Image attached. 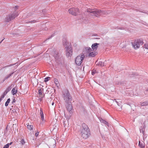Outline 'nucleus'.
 <instances>
[{
  "label": "nucleus",
  "mask_w": 148,
  "mask_h": 148,
  "mask_svg": "<svg viewBox=\"0 0 148 148\" xmlns=\"http://www.w3.org/2000/svg\"><path fill=\"white\" fill-rule=\"evenodd\" d=\"M82 126L81 133V136L83 138L86 139L90 135V130L88 126L85 123L82 124Z\"/></svg>",
  "instance_id": "1"
},
{
  "label": "nucleus",
  "mask_w": 148,
  "mask_h": 148,
  "mask_svg": "<svg viewBox=\"0 0 148 148\" xmlns=\"http://www.w3.org/2000/svg\"><path fill=\"white\" fill-rule=\"evenodd\" d=\"M87 12L91 13V15L92 16L98 17L102 12V11L98 9L94 8H89L87 9Z\"/></svg>",
  "instance_id": "2"
},
{
  "label": "nucleus",
  "mask_w": 148,
  "mask_h": 148,
  "mask_svg": "<svg viewBox=\"0 0 148 148\" xmlns=\"http://www.w3.org/2000/svg\"><path fill=\"white\" fill-rule=\"evenodd\" d=\"M143 43V40L140 39L136 40L134 42H132L133 47L135 49H136L139 48L140 45H142Z\"/></svg>",
  "instance_id": "3"
},
{
  "label": "nucleus",
  "mask_w": 148,
  "mask_h": 148,
  "mask_svg": "<svg viewBox=\"0 0 148 148\" xmlns=\"http://www.w3.org/2000/svg\"><path fill=\"white\" fill-rule=\"evenodd\" d=\"M84 55L82 53L77 56L76 58L75 63L77 65L79 66L81 64L84 58Z\"/></svg>",
  "instance_id": "4"
},
{
  "label": "nucleus",
  "mask_w": 148,
  "mask_h": 148,
  "mask_svg": "<svg viewBox=\"0 0 148 148\" xmlns=\"http://www.w3.org/2000/svg\"><path fill=\"white\" fill-rule=\"evenodd\" d=\"M18 15V12H14L13 13L7 16L5 19V21L7 22H9L17 17Z\"/></svg>",
  "instance_id": "5"
},
{
  "label": "nucleus",
  "mask_w": 148,
  "mask_h": 148,
  "mask_svg": "<svg viewBox=\"0 0 148 148\" xmlns=\"http://www.w3.org/2000/svg\"><path fill=\"white\" fill-rule=\"evenodd\" d=\"M69 13L73 15L76 16L79 13V10L77 8H70L69 10Z\"/></svg>",
  "instance_id": "6"
},
{
  "label": "nucleus",
  "mask_w": 148,
  "mask_h": 148,
  "mask_svg": "<svg viewBox=\"0 0 148 148\" xmlns=\"http://www.w3.org/2000/svg\"><path fill=\"white\" fill-rule=\"evenodd\" d=\"M63 97L64 99L66 102H68L70 100H71V97L68 91L67 90L65 91L63 95Z\"/></svg>",
  "instance_id": "7"
},
{
  "label": "nucleus",
  "mask_w": 148,
  "mask_h": 148,
  "mask_svg": "<svg viewBox=\"0 0 148 148\" xmlns=\"http://www.w3.org/2000/svg\"><path fill=\"white\" fill-rule=\"evenodd\" d=\"M73 53V51L71 47H67L66 48V56L67 57L71 56Z\"/></svg>",
  "instance_id": "8"
},
{
  "label": "nucleus",
  "mask_w": 148,
  "mask_h": 148,
  "mask_svg": "<svg viewBox=\"0 0 148 148\" xmlns=\"http://www.w3.org/2000/svg\"><path fill=\"white\" fill-rule=\"evenodd\" d=\"M43 88H40L39 90L38 93L39 94V99L40 101L41 100V99L44 97V95L42 93V92L43 91Z\"/></svg>",
  "instance_id": "9"
},
{
  "label": "nucleus",
  "mask_w": 148,
  "mask_h": 148,
  "mask_svg": "<svg viewBox=\"0 0 148 148\" xmlns=\"http://www.w3.org/2000/svg\"><path fill=\"white\" fill-rule=\"evenodd\" d=\"M98 45H99V44L96 43L92 45V48L93 51H96L97 49Z\"/></svg>",
  "instance_id": "10"
},
{
  "label": "nucleus",
  "mask_w": 148,
  "mask_h": 148,
  "mask_svg": "<svg viewBox=\"0 0 148 148\" xmlns=\"http://www.w3.org/2000/svg\"><path fill=\"white\" fill-rule=\"evenodd\" d=\"M139 146L141 148H143L145 147V144L143 141H139Z\"/></svg>",
  "instance_id": "11"
},
{
  "label": "nucleus",
  "mask_w": 148,
  "mask_h": 148,
  "mask_svg": "<svg viewBox=\"0 0 148 148\" xmlns=\"http://www.w3.org/2000/svg\"><path fill=\"white\" fill-rule=\"evenodd\" d=\"M97 55V53L95 51H93L90 52L88 55V56L90 57H94Z\"/></svg>",
  "instance_id": "12"
},
{
  "label": "nucleus",
  "mask_w": 148,
  "mask_h": 148,
  "mask_svg": "<svg viewBox=\"0 0 148 148\" xmlns=\"http://www.w3.org/2000/svg\"><path fill=\"white\" fill-rule=\"evenodd\" d=\"M85 53H89L92 51V49L90 47H86L85 48Z\"/></svg>",
  "instance_id": "13"
},
{
  "label": "nucleus",
  "mask_w": 148,
  "mask_h": 148,
  "mask_svg": "<svg viewBox=\"0 0 148 148\" xmlns=\"http://www.w3.org/2000/svg\"><path fill=\"white\" fill-rule=\"evenodd\" d=\"M66 108L67 110L69 111H70L72 110V106L71 104H68L66 106Z\"/></svg>",
  "instance_id": "14"
},
{
  "label": "nucleus",
  "mask_w": 148,
  "mask_h": 148,
  "mask_svg": "<svg viewBox=\"0 0 148 148\" xmlns=\"http://www.w3.org/2000/svg\"><path fill=\"white\" fill-rule=\"evenodd\" d=\"M17 91V90L16 88H13L12 90V93L13 95H14L16 93Z\"/></svg>",
  "instance_id": "15"
},
{
  "label": "nucleus",
  "mask_w": 148,
  "mask_h": 148,
  "mask_svg": "<svg viewBox=\"0 0 148 148\" xmlns=\"http://www.w3.org/2000/svg\"><path fill=\"white\" fill-rule=\"evenodd\" d=\"M40 114L41 116V119L42 120V121H43V120H44V114L43 113V111H42V110L41 109H40Z\"/></svg>",
  "instance_id": "16"
},
{
  "label": "nucleus",
  "mask_w": 148,
  "mask_h": 148,
  "mask_svg": "<svg viewBox=\"0 0 148 148\" xmlns=\"http://www.w3.org/2000/svg\"><path fill=\"white\" fill-rule=\"evenodd\" d=\"M54 81L56 86L58 87L59 86V83L58 80L57 79L55 78L54 79Z\"/></svg>",
  "instance_id": "17"
},
{
  "label": "nucleus",
  "mask_w": 148,
  "mask_h": 148,
  "mask_svg": "<svg viewBox=\"0 0 148 148\" xmlns=\"http://www.w3.org/2000/svg\"><path fill=\"white\" fill-rule=\"evenodd\" d=\"M10 98H9L7 99V101L6 102L5 104V106H8L9 103L10 102Z\"/></svg>",
  "instance_id": "18"
},
{
  "label": "nucleus",
  "mask_w": 148,
  "mask_h": 148,
  "mask_svg": "<svg viewBox=\"0 0 148 148\" xmlns=\"http://www.w3.org/2000/svg\"><path fill=\"white\" fill-rule=\"evenodd\" d=\"M33 126L32 125H27V128L29 130H33Z\"/></svg>",
  "instance_id": "19"
},
{
  "label": "nucleus",
  "mask_w": 148,
  "mask_h": 148,
  "mask_svg": "<svg viewBox=\"0 0 148 148\" xmlns=\"http://www.w3.org/2000/svg\"><path fill=\"white\" fill-rule=\"evenodd\" d=\"M142 106H148V102H145L141 103Z\"/></svg>",
  "instance_id": "20"
},
{
  "label": "nucleus",
  "mask_w": 148,
  "mask_h": 148,
  "mask_svg": "<svg viewBox=\"0 0 148 148\" xmlns=\"http://www.w3.org/2000/svg\"><path fill=\"white\" fill-rule=\"evenodd\" d=\"M13 73H12L11 74H10L9 75H8L7 77H5L4 78L3 81H5V80L7 79L8 78L10 77V76L12 75L13 74Z\"/></svg>",
  "instance_id": "21"
},
{
  "label": "nucleus",
  "mask_w": 148,
  "mask_h": 148,
  "mask_svg": "<svg viewBox=\"0 0 148 148\" xmlns=\"http://www.w3.org/2000/svg\"><path fill=\"white\" fill-rule=\"evenodd\" d=\"M143 47L144 48L148 49V44H145L144 45Z\"/></svg>",
  "instance_id": "22"
},
{
  "label": "nucleus",
  "mask_w": 148,
  "mask_h": 148,
  "mask_svg": "<svg viewBox=\"0 0 148 148\" xmlns=\"http://www.w3.org/2000/svg\"><path fill=\"white\" fill-rule=\"evenodd\" d=\"M97 73L96 71L95 70H93L92 71V75H94L95 73Z\"/></svg>",
  "instance_id": "23"
},
{
  "label": "nucleus",
  "mask_w": 148,
  "mask_h": 148,
  "mask_svg": "<svg viewBox=\"0 0 148 148\" xmlns=\"http://www.w3.org/2000/svg\"><path fill=\"white\" fill-rule=\"evenodd\" d=\"M11 90V88L10 87H8L7 88L6 90V91H7V92H8L9 91H10Z\"/></svg>",
  "instance_id": "24"
},
{
  "label": "nucleus",
  "mask_w": 148,
  "mask_h": 148,
  "mask_svg": "<svg viewBox=\"0 0 148 148\" xmlns=\"http://www.w3.org/2000/svg\"><path fill=\"white\" fill-rule=\"evenodd\" d=\"M39 133V132L38 131H37L36 132V133H35V135L36 137H37L38 136Z\"/></svg>",
  "instance_id": "25"
},
{
  "label": "nucleus",
  "mask_w": 148,
  "mask_h": 148,
  "mask_svg": "<svg viewBox=\"0 0 148 148\" xmlns=\"http://www.w3.org/2000/svg\"><path fill=\"white\" fill-rule=\"evenodd\" d=\"M21 143L23 145L25 143V142L23 139H22L21 140Z\"/></svg>",
  "instance_id": "26"
},
{
  "label": "nucleus",
  "mask_w": 148,
  "mask_h": 148,
  "mask_svg": "<svg viewBox=\"0 0 148 148\" xmlns=\"http://www.w3.org/2000/svg\"><path fill=\"white\" fill-rule=\"evenodd\" d=\"M49 77H47L45 78V82H47L49 80Z\"/></svg>",
  "instance_id": "27"
},
{
  "label": "nucleus",
  "mask_w": 148,
  "mask_h": 148,
  "mask_svg": "<svg viewBox=\"0 0 148 148\" xmlns=\"http://www.w3.org/2000/svg\"><path fill=\"white\" fill-rule=\"evenodd\" d=\"M9 147V144H7L4 146V148H8Z\"/></svg>",
  "instance_id": "28"
},
{
  "label": "nucleus",
  "mask_w": 148,
  "mask_h": 148,
  "mask_svg": "<svg viewBox=\"0 0 148 148\" xmlns=\"http://www.w3.org/2000/svg\"><path fill=\"white\" fill-rule=\"evenodd\" d=\"M8 92L7 91H6V90H5L4 92L3 93V95H5Z\"/></svg>",
  "instance_id": "29"
},
{
  "label": "nucleus",
  "mask_w": 148,
  "mask_h": 148,
  "mask_svg": "<svg viewBox=\"0 0 148 148\" xmlns=\"http://www.w3.org/2000/svg\"><path fill=\"white\" fill-rule=\"evenodd\" d=\"M4 96L5 95H2L1 97V99H3V98H4Z\"/></svg>",
  "instance_id": "30"
},
{
  "label": "nucleus",
  "mask_w": 148,
  "mask_h": 148,
  "mask_svg": "<svg viewBox=\"0 0 148 148\" xmlns=\"http://www.w3.org/2000/svg\"><path fill=\"white\" fill-rule=\"evenodd\" d=\"M16 101V100L15 99H13V101H12V103H15Z\"/></svg>",
  "instance_id": "31"
},
{
  "label": "nucleus",
  "mask_w": 148,
  "mask_h": 148,
  "mask_svg": "<svg viewBox=\"0 0 148 148\" xmlns=\"http://www.w3.org/2000/svg\"><path fill=\"white\" fill-rule=\"evenodd\" d=\"M15 8L16 9H18V6H15Z\"/></svg>",
  "instance_id": "32"
},
{
  "label": "nucleus",
  "mask_w": 148,
  "mask_h": 148,
  "mask_svg": "<svg viewBox=\"0 0 148 148\" xmlns=\"http://www.w3.org/2000/svg\"><path fill=\"white\" fill-rule=\"evenodd\" d=\"M54 103L53 102V103H52V105H53H53H54Z\"/></svg>",
  "instance_id": "33"
},
{
  "label": "nucleus",
  "mask_w": 148,
  "mask_h": 148,
  "mask_svg": "<svg viewBox=\"0 0 148 148\" xmlns=\"http://www.w3.org/2000/svg\"><path fill=\"white\" fill-rule=\"evenodd\" d=\"M2 99H1V98H0V102L1 101Z\"/></svg>",
  "instance_id": "34"
},
{
  "label": "nucleus",
  "mask_w": 148,
  "mask_h": 148,
  "mask_svg": "<svg viewBox=\"0 0 148 148\" xmlns=\"http://www.w3.org/2000/svg\"><path fill=\"white\" fill-rule=\"evenodd\" d=\"M144 132H145V131H142V132H143V134H144Z\"/></svg>",
  "instance_id": "35"
},
{
  "label": "nucleus",
  "mask_w": 148,
  "mask_h": 148,
  "mask_svg": "<svg viewBox=\"0 0 148 148\" xmlns=\"http://www.w3.org/2000/svg\"><path fill=\"white\" fill-rule=\"evenodd\" d=\"M147 90L148 91V90Z\"/></svg>",
  "instance_id": "36"
}]
</instances>
